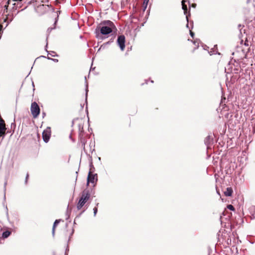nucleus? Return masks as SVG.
Listing matches in <instances>:
<instances>
[{
	"label": "nucleus",
	"mask_w": 255,
	"mask_h": 255,
	"mask_svg": "<svg viewBox=\"0 0 255 255\" xmlns=\"http://www.w3.org/2000/svg\"><path fill=\"white\" fill-rule=\"evenodd\" d=\"M90 198V193L88 190H84L79 198V201L77 204V208L80 210L88 201Z\"/></svg>",
	"instance_id": "nucleus-1"
},
{
	"label": "nucleus",
	"mask_w": 255,
	"mask_h": 255,
	"mask_svg": "<svg viewBox=\"0 0 255 255\" xmlns=\"http://www.w3.org/2000/svg\"><path fill=\"white\" fill-rule=\"evenodd\" d=\"M30 111L31 114L34 118L38 117L40 113V108L36 102H33L31 104Z\"/></svg>",
	"instance_id": "nucleus-2"
},
{
	"label": "nucleus",
	"mask_w": 255,
	"mask_h": 255,
	"mask_svg": "<svg viewBox=\"0 0 255 255\" xmlns=\"http://www.w3.org/2000/svg\"><path fill=\"white\" fill-rule=\"evenodd\" d=\"M125 36L124 35H121L118 36L117 43L122 51H124L125 49Z\"/></svg>",
	"instance_id": "nucleus-3"
},
{
	"label": "nucleus",
	"mask_w": 255,
	"mask_h": 255,
	"mask_svg": "<svg viewBox=\"0 0 255 255\" xmlns=\"http://www.w3.org/2000/svg\"><path fill=\"white\" fill-rule=\"evenodd\" d=\"M51 135V131L50 128H47L45 130H44L42 132V137L43 140L45 142H47L50 138Z\"/></svg>",
	"instance_id": "nucleus-4"
},
{
	"label": "nucleus",
	"mask_w": 255,
	"mask_h": 255,
	"mask_svg": "<svg viewBox=\"0 0 255 255\" xmlns=\"http://www.w3.org/2000/svg\"><path fill=\"white\" fill-rule=\"evenodd\" d=\"M97 181V174H92L91 171L89 172L88 178H87V185H89L90 182L94 183Z\"/></svg>",
	"instance_id": "nucleus-5"
},
{
	"label": "nucleus",
	"mask_w": 255,
	"mask_h": 255,
	"mask_svg": "<svg viewBox=\"0 0 255 255\" xmlns=\"http://www.w3.org/2000/svg\"><path fill=\"white\" fill-rule=\"evenodd\" d=\"M100 32L103 35H107L112 32V29L110 26H102L100 28Z\"/></svg>",
	"instance_id": "nucleus-6"
},
{
	"label": "nucleus",
	"mask_w": 255,
	"mask_h": 255,
	"mask_svg": "<svg viewBox=\"0 0 255 255\" xmlns=\"http://www.w3.org/2000/svg\"><path fill=\"white\" fill-rule=\"evenodd\" d=\"M233 193V190L231 187H228L224 192L226 196H231Z\"/></svg>",
	"instance_id": "nucleus-7"
},
{
	"label": "nucleus",
	"mask_w": 255,
	"mask_h": 255,
	"mask_svg": "<svg viewBox=\"0 0 255 255\" xmlns=\"http://www.w3.org/2000/svg\"><path fill=\"white\" fill-rule=\"evenodd\" d=\"M103 24L104 26H108L112 27L114 26L113 23L110 20H106L103 22Z\"/></svg>",
	"instance_id": "nucleus-8"
},
{
	"label": "nucleus",
	"mask_w": 255,
	"mask_h": 255,
	"mask_svg": "<svg viewBox=\"0 0 255 255\" xmlns=\"http://www.w3.org/2000/svg\"><path fill=\"white\" fill-rule=\"evenodd\" d=\"M182 7L183 10H184V14L187 15V5L185 4V1L184 0H182Z\"/></svg>",
	"instance_id": "nucleus-9"
},
{
	"label": "nucleus",
	"mask_w": 255,
	"mask_h": 255,
	"mask_svg": "<svg viewBox=\"0 0 255 255\" xmlns=\"http://www.w3.org/2000/svg\"><path fill=\"white\" fill-rule=\"evenodd\" d=\"M60 220H56L54 223L53 228H52V235L54 236L55 234V230L56 226L58 225V224L60 222Z\"/></svg>",
	"instance_id": "nucleus-10"
},
{
	"label": "nucleus",
	"mask_w": 255,
	"mask_h": 255,
	"mask_svg": "<svg viewBox=\"0 0 255 255\" xmlns=\"http://www.w3.org/2000/svg\"><path fill=\"white\" fill-rule=\"evenodd\" d=\"M6 128L0 127V137L2 136L3 138L5 135Z\"/></svg>",
	"instance_id": "nucleus-11"
},
{
	"label": "nucleus",
	"mask_w": 255,
	"mask_h": 255,
	"mask_svg": "<svg viewBox=\"0 0 255 255\" xmlns=\"http://www.w3.org/2000/svg\"><path fill=\"white\" fill-rule=\"evenodd\" d=\"M148 2H149V0H143V3H142V10L143 11H145V9H146Z\"/></svg>",
	"instance_id": "nucleus-12"
},
{
	"label": "nucleus",
	"mask_w": 255,
	"mask_h": 255,
	"mask_svg": "<svg viewBox=\"0 0 255 255\" xmlns=\"http://www.w3.org/2000/svg\"><path fill=\"white\" fill-rule=\"evenodd\" d=\"M10 232L8 231H4L2 233V237L3 238H7L8 236H9V235H10Z\"/></svg>",
	"instance_id": "nucleus-13"
},
{
	"label": "nucleus",
	"mask_w": 255,
	"mask_h": 255,
	"mask_svg": "<svg viewBox=\"0 0 255 255\" xmlns=\"http://www.w3.org/2000/svg\"><path fill=\"white\" fill-rule=\"evenodd\" d=\"M0 127L5 128L4 121L2 119H0Z\"/></svg>",
	"instance_id": "nucleus-14"
},
{
	"label": "nucleus",
	"mask_w": 255,
	"mask_h": 255,
	"mask_svg": "<svg viewBox=\"0 0 255 255\" xmlns=\"http://www.w3.org/2000/svg\"><path fill=\"white\" fill-rule=\"evenodd\" d=\"M227 208L229 209L230 210H232V211H234L235 210V208L232 205H228L227 206Z\"/></svg>",
	"instance_id": "nucleus-15"
},
{
	"label": "nucleus",
	"mask_w": 255,
	"mask_h": 255,
	"mask_svg": "<svg viewBox=\"0 0 255 255\" xmlns=\"http://www.w3.org/2000/svg\"><path fill=\"white\" fill-rule=\"evenodd\" d=\"M93 211H94V216H96V214H97V213L98 212V208L97 207H95L94 209H93Z\"/></svg>",
	"instance_id": "nucleus-16"
},
{
	"label": "nucleus",
	"mask_w": 255,
	"mask_h": 255,
	"mask_svg": "<svg viewBox=\"0 0 255 255\" xmlns=\"http://www.w3.org/2000/svg\"><path fill=\"white\" fill-rule=\"evenodd\" d=\"M81 146L82 147H83V149H85V140H82L81 141Z\"/></svg>",
	"instance_id": "nucleus-17"
},
{
	"label": "nucleus",
	"mask_w": 255,
	"mask_h": 255,
	"mask_svg": "<svg viewBox=\"0 0 255 255\" xmlns=\"http://www.w3.org/2000/svg\"><path fill=\"white\" fill-rule=\"evenodd\" d=\"M210 138V136H208L206 138V139H205V144H208V142H209V140Z\"/></svg>",
	"instance_id": "nucleus-18"
},
{
	"label": "nucleus",
	"mask_w": 255,
	"mask_h": 255,
	"mask_svg": "<svg viewBox=\"0 0 255 255\" xmlns=\"http://www.w3.org/2000/svg\"><path fill=\"white\" fill-rule=\"evenodd\" d=\"M88 85L86 84V102H87V94H88Z\"/></svg>",
	"instance_id": "nucleus-19"
},
{
	"label": "nucleus",
	"mask_w": 255,
	"mask_h": 255,
	"mask_svg": "<svg viewBox=\"0 0 255 255\" xmlns=\"http://www.w3.org/2000/svg\"><path fill=\"white\" fill-rule=\"evenodd\" d=\"M189 15H190V13H189V14H188V15H186V20H187V22H189V21H188V16H189ZM186 26H187V27H188V28H190L189 27V23H187V24H186Z\"/></svg>",
	"instance_id": "nucleus-20"
},
{
	"label": "nucleus",
	"mask_w": 255,
	"mask_h": 255,
	"mask_svg": "<svg viewBox=\"0 0 255 255\" xmlns=\"http://www.w3.org/2000/svg\"><path fill=\"white\" fill-rule=\"evenodd\" d=\"M244 44L246 46H248L249 45V44H248V41L247 40V38H246V41H245V42L244 43Z\"/></svg>",
	"instance_id": "nucleus-21"
},
{
	"label": "nucleus",
	"mask_w": 255,
	"mask_h": 255,
	"mask_svg": "<svg viewBox=\"0 0 255 255\" xmlns=\"http://www.w3.org/2000/svg\"><path fill=\"white\" fill-rule=\"evenodd\" d=\"M54 28H55V27H54V28H48L47 29V32H48V33H49L51 32V31L53 29H54Z\"/></svg>",
	"instance_id": "nucleus-22"
},
{
	"label": "nucleus",
	"mask_w": 255,
	"mask_h": 255,
	"mask_svg": "<svg viewBox=\"0 0 255 255\" xmlns=\"http://www.w3.org/2000/svg\"><path fill=\"white\" fill-rule=\"evenodd\" d=\"M28 177H29V175H28V173H27L26 176V178H25V183H27Z\"/></svg>",
	"instance_id": "nucleus-23"
},
{
	"label": "nucleus",
	"mask_w": 255,
	"mask_h": 255,
	"mask_svg": "<svg viewBox=\"0 0 255 255\" xmlns=\"http://www.w3.org/2000/svg\"><path fill=\"white\" fill-rule=\"evenodd\" d=\"M190 35L191 36V37L193 38V36H194V33H193L192 31H191V30H190Z\"/></svg>",
	"instance_id": "nucleus-24"
},
{
	"label": "nucleus",
	"mask_w": 255,
	"mask_h": 255,
	"mask_svg": "<svg viewBox=\"0 0 255 255\" xmlns=\"http://www.w3.org/2000/svg\"><path fill=\"white\" fill-rule=\"evenodd\" d=\"M238 27H239V28H240V27H244V26H243V25H242L241 24H239Z\"/></svg>",
	"instance_id": "nucleus-25"
},
{
	"label": "nucleus",
	"mask_w": 255,
	"mask_h": 255,
	"mask_svg": "<svg viewBox=\"0 0 255 255\" xmlns=\"http://www.w3.org/2000/svg\"><path fill=\"white\" fill-rule=\"evenodd\" d=\"M49 59H51L52 60V59L51 58H48ZM53 60L55 61H58V60L57 59H53Z\"/></svg>",
	"instance_id": "nucleus-26"
},
{
	"label": "nucleus",
	"mask_w": 255,
	"mask_h": 255,
	"mask_svg": "<svg viewBox=\"0 0 255 255\" xmlns=\"http://www.w3.org/2000/svg\"><path fill=\"white\" fill-rule=\"evenodd\" d=\"M57 18H56V20H55V21L54 24H56V22H57Z\"/></svg>",
	"instance_id": "nucleus-27"
},
{
	"label": "nucleus",
	"mask_w": 255,
	"mask_h": 255,
	"mask_svg": "<svg viewBox=\"0 0 255 255\" xmlns=\"http://www.w3.org/2000/svg\"><path fill=\"white\" fill-rule=\"evenodd\" d=\"M241 44H243V40H241Z\"/></svg>",
	"instance_id": "nucleus-28"
},
{
	"label": "nucleus",
	"mask_w": 255,
	"mask_h": 255,
	"mask_svg": "<svg viewBox=\"0 0 255 255\" xmlns=\"http://www.w3.org/2000/svg\"><path fill=\"white\" fill-rule=\"evenodd\" d=\"M193 27V22H192V26H191V28H192Z\"/></svg>",
	"instance_id": "nucleus-29"
},
{
	"label": "nucleus",
	"mask_w": 255,
	"mask_h": 255,
	"mask_svg": "<svg viewBox=\"0 0 255 255\" xmlns=\"http://www.w3.org/2000/svg\"><path fill=\"white\" fill-rule=\"evenodd\" d=\"M240 34H242V31H241V29H240Z\"/></svg>",
	"instance_id": "nucleus-30"
},
{
	"label": "nucleus",
	"mask_w": 255,
	"mask_h": 255,
	"mask_svg": "<svg viewBox=\"0 0 255 255\" xmlns=\"http://www.w3.org/2000/svg\"><path fill=\"white\" fill-rule=\"evenodd\" d=\"M51 55L52 56H55V55H53V54H51Z\"/></svg>",
	"instance_id": "nucleus-31"
},
{
	"label": "nucleus",
	"mask_w": 255,
	"mask_h": 255,
	"mask_svg": "<svg viewBox=\"0 0 255 255\" xmlns=\"http://www.w3.org/2000/svg\"><path fill=\"white\" fill-rule=\"evenodd\" d=\"M217 194H218L219 195H220V193L219 192L217 191Z\"/></svg>",
	"instance_id": "nucleus-32"
},
{
	"label": "nucleus",
	"mask_w": 255,
	"mask_h": 255,
	"mask_svg": "<svg viewBox=\"0 0 255 255\" xmlns=\"http://www.w3.org/2000/svg\"><path fill=\"white\" fill-rule=\"evenodd\" d=\"M52 53H54L55 52L54 51H51Z\"/></svg>",
	"instance_id": "nucleus-33"
},
{
	"label": "nucleus",
	"mask_w": 255,
	"mask_h": 255,
	"mask_svg": "<svg viewBox=\"0 0 255 255\" xmlns=\"http://www.w3.org/2000/svg\"><path fill=\"white\" fill-rule=\"evenodd\" d=\"M98 205H99V203H97V205H97V206H98Z\"/></svg>",
	"instance_id": "nucleus-34"
},
{
	"label": "nucleus",
	"mask_w": 255,
	"mask_h": 255,
	"mask_svg": "<svg viewBox=\"0 0 255 255\" xmlns=\"http://www.w3.org/2000/svg\"><path fill=\"white\" fill-rule=\"evenodd\" d=\"M47 47V43L46 45V47Z\"/></svg>",
	"instance_id": "nucleus-35"
}]
</instances>
